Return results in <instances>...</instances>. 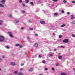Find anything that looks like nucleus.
<instances>
[{
    "mask_svg": "<svg viewBox=\"0 0 75 75\" xmlns=\"http://www.w3.org/2000/svg\"><path fill=\"white\" fill-rule=\"evenodd\" d=\"M40 23L41 24H44L45 23V22L44 21H40Z\"/></svg>",
    "mask_w": 75,
    "mask_h": 75,
    "instance_id": "4",
    "label": "nucleus"
},
{
    "mask_svg": "<svg viewBox=\"0 0 75 75\" xmlns=\"http://www.w3.org/2000/svg\"><path fill=\"white\" fill-rule=\"evenodd\" d=\"M3 60L1 58H0V61H2Z\"/></svg>",
    "mask_w": 75,
    "mask_h": 75,
    "instance_id": "56",
    "label": "nucleus"
},
{
    "mask_svg": "<svg viewBox=\"0 0 75 75\" xmlns=\"http://www.w3.org/2000/svg\"><path fill=\"white\" fill-rule=\"evenodd\" d=\"M4 22V21L2 20H0V25H2V23Z\"/></svg>",
    "mask_w": 75,
    "mask_h": 75,
    "instance_id": "9",
    "label": "nucleus"
},
{
    "mask_svg": "<svg viewBox=\"0 0 75 75\" xmlns=\"http://www.w3.org/2000/svg\"><path fill=\"white\" fill-rule=\"evenodd\" d=\"M58 58H59V59H61L62 58V57L61 56H59L58 57Z\"/></svg>",
    "mask_w": 75,
    "mask_h": 75,
    "instance_id": "19",
    "label": "nucleus"
},
{
    "mask_svg": "<svg viewBox=\"0 0 75 75\" xmlns=\"http://www.w3.org/2000/svg\"><path fill=\"white\" fill-rule=\"evenodd\" d=\"M17 75H24V73H20V72L18 73L17 74Z\"/></svg>",
    "mask_w": 75,
    "mask_h": 75,
    "instance_id": "8",
    "label": "nucleus"
},
{
    "mask_svg": "<svg viewBox=\"0 0 75 75\" xmlns=\"http://www.w3.org/2000/svg\"><path fill=\"white\" fill-rule=\"evenodd\" d=\"M63 42H65V43H67V42H68V40L67 39H65L63 40Z\"/></svg>",
    "mask_w": 75,
    "mask_h": 75,
    "instance_id": "3",
    "label": "nucleus"
},
{
    "mask_svg": "<svg viewBox=\"0 0 75 75\" xmlns=\"http://www.w3.org/2000/svg\"><path fill=\"white\" fill-rule=\"evenodd\" d=\"M33 70V69L32 68L30 69L29 70L30 72H32V71Z\"/></svg>",
    "mask_w": 75,
    "mask_h": 75,
    "instance_id": "18",
    "label": "nucleus"
},
{
    "mask_svg": "<svg viewBox=\"0 0 75 75\" xmlns=\"http://www.w3.org/2000/svg\"><path fill=\"white\" fill-rule=\"evenodd\" d=\"M65 26V24H64L61 25V27H64Z\"/></svg>",
    "mask_w": 75,
    "mask_h": 75,
    "instance_id": "23",
    "label": "nucleus"
},
{
    "mask_svg": "<svg viewBox=\"0 0 75 75\" xmlns=\"http://www.w3.org/2000/svg\"><path fill=\"white\" fill-rule=\"evenodd\" d=\"M19 47L20 48H22V47H23V46H22V45H19Z\"/></svg>",
    "mask_w": 75,
    "mask_h": 75,
    "instance_id": "29",
    "label": "nucleus"
},
{
    "mask_svg": "<svg viewBox=\"0 0 75 75\" xmlns=\"http://www.w3.org/2000/svg\"><path fill=\"white\" fill-rule=\"evenodd\" d=\"M70 13L69 12H68L67 13V14H68V15H69Z\"/></svg>",
    "mask_w": 75,
    "mask_h": 75,
    "instance_id": "52",
    "label": "nucleus"
},
{
    "mask_svg": "<svg viewBox=\"0 0 75 75\" xmlns=\"http://www.w3.org/2000/svg\"><path fill=\"white\" fill-rule=\"evenodd\" d=\"M52 35H54V36H55V33H53L52 34Z\"/></svg>",
    "mask_w": 75,
    "mask_h": 75,
    "instance_id": "53",
    "label": "nucleus"
},
{
    "mask_svg": "<svg viewBox=\"0 0 75 75\" xmlns=\"http://www.w3.org/2000/svg\"><path fill=\"white\" fill-rule=\"evenodd\" d=\"M29 2V1L28 0H25V3H28Z\"/></svg>",
    "mask_w": 75,
    "mask_h": 75,
    "instance_id": "21",
    "label": "nucleus"
},
{
    "mask_svg": "<svg viewBox=\"0 0 75 75\" xmlns=\"http://www.w3.org/2000/svg\"><path fill=\"white\" fill-rule=\"evenodd\" d=\"M53 1H54V2H57L58 1V0H52Z\"/></svg>",
    "mask_w": 75,
    "mask_h": 75,
    "instance_id": "30",
    "label": "nucleus"
},
{
    "mask_svg": "<svg viewBox=\"0 0 75 75\" xmlns=\"http://www.w3.org/2000/svg\"><path fill=\"white\" fill-rule=\"evenodd\" d=\"M53 55H52V54H50V57H52Z\"/></svg>",
    "mask_w": 75,
    "mask_h": 75,
    "instance_id": "38",
    "label": "nucleus"
},
{
    "mask_svg": "<svg viewBox=\"0 0 75 75\" xmlns=\"http://www.w3.org/2000/svg\"><path fill=\"white\" fill-rule=\"evenodd\" d=\"M52 27H54V26H52Z\"/></svg>",
    "mask_w": 75,
    "mask_h": 75,
    "instance_id": "58",
    "label": "nucleus"
},
{
    "mask_svg": "<svg viewBox=\"0 0 75 75\" xmlns=\"http://www.w3.org/2000/svg\"><path fill=\"white\" fill-rule=\"evenodd\" d=\"M49 6L50 7H53V6H54V4H49Z\"/></svg>",
    "mask_w": 75,
    "mask_h": 75,
    "instance_id": "10",
    "label": "nucleus"
},
{
    "mask_svg": "<svg viewBox=\"0 0 75 75\" xmlns=\"http://www.w3.org/2000/svg\"><path fill=\"white\" fill-rule=\"evenodd\" d=\"M14 74H17L18 73V71H15L13 72Z\"/></svg>",
    "mask_w": 75,
    "mask_h": 75,
    "instance_id": "14",
    "label": "nucleus"
},
{
    "mask_svg": "<svg viewBox=\"0 0 75 75\" xmlns=\"http://www.w3.org/2000/svg\"><path fill=\"white\" fill-rule=\"evenodd\" d=\"M30 4L31 5H34V3L33 2H31L30 3Z\"/></svg>",
    "mask_w": 75,
    "mask_h": 75,
    "instance_id": "28",
    "label": "nucleus"
},
{
    "mask_svg": "<svg viewBox=\"0 0 75 75\" xmlns=\"http://www.w3.org/2000/svg\"><path fill=\"white\" fill-rule=\"evenodd\" d=\"M1 12H0V14H1Z\"/></svg>",
    "mask_w": 75,
    "mask_h": 75,
    "instance_id": "62",
    "label": "nucleus"
},
{
    "mask_svg": "<svg viewBox=\"0 0 75 75\" xmlns=\"http://www.w3.org/2000/svg\"><path fill=\"white\" fill-rule=\"evenodd\" d=\"M39 58H41L42 57V56H41V55H39Z\"/></svg>",
    "mask_w": 75,
    "mask_h": 75,
    "instance_id": "46",
    "label": "nucleus"
},
{
    "mask_svg": "<svg viewBox=\"0 0 75 75\" xmlns=\"http://www.w3.org/2000/svg\"><path fill=\"white\" fill-rule=\"evenodd\" d=\"M8 33L9 34V37H11V38H14V36L13 35V33H12L11 32H8Z\"/></svg>",
    "mask_w": 75,
    "mask_h": 75,
    "instance_id": "2",
    "label": "nucleus"
},
{
    "mask_svg": "<svg viewBox=\"0 0 75 75\" xmlns=\"http://www.w3.org/2000/svg\"><path fill=\"white\" fill-rule=\"evenodd\" d=\"M61 12L62 13H64V10H62Z\"/></svg>",
    "mask_w": 75,
    "mask_h": 75,
    "instance_id": "42",
    "label": "nucleus"
},
{
    "mask_svg": "<svg viewBox=\"0 0 75 75\" xmlns=\"http://www.w3.org/2000/svg\"><path fill=\"white\" fill-rule=\"evenodd\" d=\"M27 39H28V40L30 39V38L28 36L27 37Z\"/></svg>",
    "mask_w": 75,
    "mask_h": 75,
    "instance_id": "47",
    "label": "nucleus"
},
{
    "mask_svg": "<svg viewBox=\"0 0 75 75\" xmlns=\"http://www.w3.org/2000/svg\"><path fill=\"white\" fill-rule=\"evenodd\" d=\"M20 71H23V69L22 68H21L20 69Z\"/></svg>",
    "mask_w": 75,
    "mask_h": 75,
    "instance_id": "40",
    "label": "nucleus"
},
{
    "mask_svg": "<svg viewBox=\"0 0 75 75\" xmlns=\"http://www.w3.org/2000/svg\"><path fill=\"white\" fill-rule=\"evenodd\" d=\"M72 3H75V1H72Z\"/></svg>",
    "mask_w": 75,
    "mask_h": 75,
    "instance_id": "43",
    "label": "nucleus"
},
{
    "mask_svg": "<svg viewBox=\"0 0 75 75\" xmlns=\"http://www.w3.org/2000/svg\"><path fill=\"white\" fill-rule=\"evenodd\" d=\"M19 45H19V44H17L15 45V46H18V45L19 46Z\"/></svg>",
    "mask_w": 75,
    "mask_h": 75,
    "instance_id": "41",
    "label": "nucleus"
},
{
    "mask_svg": "<svg viewBox=\"0 0 75 75\" xmlns=\"http://www.w3.org/2000/svg\"><path fill=\"white\" fill-rule=\"evenodd\" d=\"M5 40V38L2 36H0V42H3Z\"/></svg>",
    "mask_w": 75,
    "mask_h": 75,
    "instance_id": "1",
    "label": "nucleus"
},
{
    "mask_svg": "<svg viewBox=\"0 0 75 75\" xmlns=\"http://www.w3.org/2000/svg\"><path fill=\"white\" fill-rule=\"evenodd\" d=\"M0 7H4V6L2 4H0Z\"/></svg>",
    "mask_w": 75,
    "mask_h": 75,
    "instance_id": "17",
    "label": "nucleus"
},
{
    "mask_svg": "<svg viewBox=\"0 0 75 75\" xmlns=\"http://www.w3.org/2000/svg\"><path fill=\"white\" fill-rule=\"evenodd\" d=\"M15 22L16 23H18L19 22V21L18 20H15Z\"/></svg>",
    "mask_w": 75,
    "mask_h": 75,
    "instance_id": "15",
    "label": "nucleus"
},
{
    "mask_svg": "<svg viewBox=\"0 0 75 75\" xmlns=\"http://www.w3.org/2000/svg\"><path fill=\"white\" fill-rule=\"evenodd\" d=\"M6 0H2L1 2L2 4H5V2H6Z\"/></svg>",
    "mask_w": 75,
    "mask_h": 75,
    "instance_id": "6",
    "label": "nucleus"
},
{
    "mask_svg": "<svg viewBox=\"0 0 75 75\" xmlns=\"http://www.w3.org/2000/svg\"><path fill=\"white\" fill-rule=\"evenodd\" d=\"M23 1H22V0H19V3H22Z\"/></svg>",
    "mask_w": 75,
    "mask_h": 75,
    "instance_id": "37",
    "label": "nucleus"
},
{
    "mask_svg": "<svg viewBox=\"0 0 75 75\" xmlns=\"http://www.w3.org/2000/svg\"><path fill=\"white\" fill-rule=\"evenodd\" d=\"M73 24H75V21H74L72 22Z\"/></svg>",
    "mask_w": 75,
    "mask_h": 75,
    "instance_id": "31",
    "label": "nucleus"
},
{
    "mask_svg": "<svg viewBox=\"0 0 75 75\" xmlns=\"http://www.w3.org/2000/svg\"><path fill=\"white\" fill-rule=\"evenodd\" d=\"M10 64L11 65H12L13 66L16 65V64L15 63L13 62H11Z\"/></svg>",
    "mask_w": 75,
    "mask_h": 75,
    "instance_id": "5",
    "label": "nucleus"
},
{
    "mask_svg": "<svg viewBox=\"0 0 75 75\" xmlns=\"http://www.w3.org/2000/svg\"><path fill=\"white\" fill-rule=\"evenodd\" d=\"M63 2H64V3H66V2H67V1H65V0H64V1H63Z\"/></svg>",
    "mask_w": 75,
    "mask_h": 75,
    "instance_id": "51",
    "label": "nucleus"
},
{
    "mask_svg": "<svg viewBox=\"0 0 75 75\" xmlns=\"http://www.w3.org/2000/svg\"><path fill=\"white\" fill-rule=\"evenodd\" d=\"M57 15H58V14L57 13H54V16H57Z\"/></svg>",
    "mask_w": 75,
    "mask_h": 75,
    "instance_id": "26",
    "label": "nucleus"
},
{
    "mask_svg": "<svg viewBox=\"0 0 75 75\" xmlns=\"http://www.w3.org/2000/svg\"><path fill=\"white\" fill-rule=\"evenodd\" d=\"M22 6L23 7H24L25 6V4H23Z\"/></svg>",
    "mask_w": 75,
    "mask_h": 75,
    "instance_id": "44",
    "label": "nucleus"
},
{
    "mask_svg": "<svg viewBox=\"0 0 75 75\" xmlns=\"http://www.w3.org/2000/svg\"><path fill=\"white\" fill-rule=\"evenodd\" d=\"M1 57L2 58H3V59H4V58H5V56L4 55H2Z\"/></svg>",
    "mask_w": 75,
    "mask_h": 75,
    "instance_id": "20",
    "label": "nucleus"
},
{
    "mask_svg": "<svg viewBox=\"0 0 75 75\" xmlns=\"http://www.w3.org/2000/svg\"><path fill=\"white\" fill-rule=\"evenodd\" d=\"M38 2L40 3H43V1H41V0H39Z\"/></svg>",
    "mask_w": 75,
    "mask_h": 75,
    "instance_id": "11",
    "label": "nucleus"
},
{
    "mask_svg": "<svg viewBox=\"0 0 75 75\" xmlns=\"http://www.w3.org/2000/svg\"><path fill=\"white\" fill-rule=\"evenodd\" d=\"M1 70V69H0V71Z\"/></svg>",
    "mask_w": 75,
    "mask_h": 75,
    "instance_id": "61",
    "label": "nucleus"
},
{
    "mask_svg": "<svg viewBox=\"0 0 75 75\" xmlns=\"http://www.w3.org/2000/svg\"><path fill=\"white\" fill-rule=\"evenodd\" d=\"M21 13L22 14H24V13H25V12L24 11L22 10L21 11Z\"/></svg>",
    "mask_w": 75,
    "mask_h": 75,
    "instance_id": "12",
    "label": "nucleus"
},
{
    "mask_svg": "<svg viewBox=\"0 0 75 75\" xmlns=\"http://www.w3.org/2000/svg\"><path fill=\"white\" fill-rule=\"evenodd\" d=\"M5 47L7 49H9V47L8 46H5Z\"/></svg>",
    "mask_w": 75,
    "mask_h": 75,
    "instance_id": "25",
    "label": "nucleus"
},
{
    "mask_svg": "<svg viewBox=\"0 0 75 75\" xmlns=\"http://www.w3.org/2000/svg\"><path fill=\"white\" fill-rule=\"evenodd\" d=\"M39 75H42L41 74H39Z\"/></svg>",
    "mask_w": 75,
    "mask_h": 75,
    "instance_id": "59",
    "label": "nucleus"
},
{
    "mask_svg": "<svg viewBox=\"0 0 75 75\" xmlns=\"http://www.w3.org/2000/svg\"><path fill=\"white\" fill-rule=\"evenodd\" d=\"M72 37H75V35L74 34H72Z\"/></svg>",
    "mask_w": 75,
    "mask_h": 75,
    "instance_id": "36",
    "label": "nucleus"
},
{
    "mask_svg": "<svg viewBox=\"0 0 75 75\" xmlns=\"http://www.w3.org/2000/svg\"><path fill=\"white\" fill-rule=\"evenodd\" d=\"M9 75H11V74H10Z\"/></svg>",
    "mask_w": 75,
    "mask_h": 75,
    "instance_id": "60",
    "label": "nucleus"
},
{
    "mask_svg": "<svg viewBox=\"0 0 75 75\" xmlns=\"http://www.w3.org/2000/svg\"><path fill=\"white\" fill-rule=\"evenodd\" d=\"M45 62H46L45 60H43L42 61V63H43V64H45Z\"/></svg>",
    "mask_w": 75,
    "mask_h": 75,
    "instance_id": "27",
    "label": "nucleus"
},
{
    "mask_svg": "<svg viewBox=\"0 0 75 75\" xmlns=\"http://www.w3.org/2000/svg\"><path fill=\"white\" fill-rule=\"evenodd\" d=\"M45 71H48V68H45Z\"/></svg>",
    "mask_w": 75,
    "mask_h": 75,
    "instance_id": "35",
    "label": "nucleus"
},
{
    "mask_svg": "<svg viewBox=\"0 0 75 75\" xmlns=\"http://www.w3.org/2000/svg\"><path fill=\"white\" fill-rule=\"evenodd\" d=\"M59 37L60 38H62V35H60Z\"/></svg>",
    "mask_w": 75,
    "mask_h": 75,
    "instance_id": "34",
    "label": "nucleus"
},
{
    "mask_svg": "<svg viewBox=\"0 0 75 75\" xmlns=\"http://www.w3.org/2000/svg\"><path fill=\"white\" fill-rule=\"evenodd\" d=\"M21 29L22 30H24V27H22V28H21Z\"/></svg>",
    "mask_w": 75,
    "mask_h": 75,
    "instance_id": "39",
    "label": "nucleus"
},
{
    "mask_svg": "<svg viewBox=\"0 0 75 75\" xmlns=\"http://www.w3.org/2000/svg\"><path fill=\"white\" fill-rule=\"evenodd\" d=\"M57 49H54V51H57Z\"/></svg>",
    "mask_w": 75,
    "mask_h": 75,
    "instance_id": "48",
    "label": "nucleus"
},
{
    "mask_svg": "<svg viewBox=\"0 0 75 75\" xmlns=\"http://www.w3.org/2000/svg\"><path fill=\"white\" fill-rule=\"evenodd\" d=\"M44 13H45V12H44Z\"/></svg>",
    "mask_w": 75,
    "mask_h": 75,
    "instance_id": "63",
    "label": "nucleus"
},
{
    "mask_svg": "<svg viewBox=\"0 0 75 75\" xmlns=\"http://www.w3.org/2000/svg\"><path fill=\"white\" fill-rule=\"evenodd\" d=\"M35 36H38V34H35Z\"/></svg>",
    "mask_w": 75,
    "mask_h": 75,
    "instance_id": "49",
    "label": "nucleus"
},
{
    "mask_svg": "<svg viewBox=\"0 0 75 75\" xmlns=\"http://www.w3.org/2000/svg\"><path fill=\"white\" fill-rule=\"evenodd\" d=\"M54 68H53V67H52V71H54Z\"/></svg>",
    "mask_w": 75,
    "mask_h": 75,
    "instance_id": "50",
    "label": "nucleus"
},
{
    "mask_svg": "<svg viewBox=\"0 0 75 75\" xmlns=\"http://www.w3.org/2000/svg\"><path fill=\"white\" fill-rule=\"evenodd\" d=\"M71 17L70 18V19L71 20H74V19L75 18V17L73 15H71Z\"/></svg>",
    "mask_w": 75,
    "mask_h": 75,
    "instance_id": "7",
    "label": "nucleus"
},
{
    "mask_svg": "<svg viewBox=\"0 0 75 75\" xmlns=\"http://www.w3.org/2000/svg\"><path fill=\"white\" fill-rule=\"evenodd\" d=\"M61 75H66V73H61Z\"/></svg>",
    "mask_w": 75,
    "mask_h": 75,
    "instance_id": "16",
    "label": "nucleus"
},
{
    "mask_svg": "<svg viewBox=\"0 0 75 75\" xmlns=\"http://www.w3.org/2000/svg\"><path fill=\"white\" fill-rule=\"evenodd\" d=\"M34 46L35 47H38V44H37V43H36L35 44Z\"/></svg>",
    "mask_w": 75,
    "mask_h": 75,
    "instance_id": "13",
    "label": "nucleus"
},
{
    "mask_svg": "<svg viewBox=\"0 0 75 75\" xmlns=\"http://www.w3.org/2000/svg\"><path fill=\"white\" fill-rule=\"evenodd\" d=\"M12 16V15H11L9 14L8 15L9 17L11 18V17Z\"/></svg>",
    "mask_w": 75,
    "mask_h": 75,
    "instance_id": "32",
    "label": "nucleus"
},
{
    "mask_svg": "<svg viewBox=\"0 0 75 75\" xmlns=\"http://www.w3.org/2000/svg\"><path fill=\"white\" fill-rule=\"evenodd\" d=\"M35 58H36V57H37V55H35Z\"/></svg>",
    "mask_w": 75,
    "mask_h": 75,
    "instance_id": "57",
    "label": "nucleus"
},
{
    "mask_svg": "<svg viewBox=\"0 0 75 75\" xmlns=\"http://www.w3.org/2000/svg\"><path fill=\"white\" fill-rule=\"evenodd\" d=\"M28 21L29 22H32V21H33V19H30Z\"/></svg>",
    "mask_w": 75,
    "mask_h": 75,
    "instance_id": "22",
    "label": "nucleus"
},
{
    "mask_svg": "<svg viewBox=\"0 0 75 75\" xmlns=\"http://www.w3.org/2000/svg\"><path fill=\"white\" fill-rule=\"evenodd\" d=\"M73 70L74 71H75V68H73Z\"/></svg>",
    "mask_w": 75,
    "mask_h": 75,
    "instance_id": "54",
    "label": "nucleus"
},
{
    "mask_svg": "<svg viewBox=\"0 0 75 75\" xmlns=\"http://www.w3.org/2000/svg\"><path fill=\"white\" fill-rule=\"evenodd\" d=\"M60 47L63 48H65V46H61Z\"/></svg>",
    "mask_w": 75,
    "mask_h": 75,
    "instance_id": "24",
    "label": "nucleus"
},
{
    "mask_svg": "<svg viewBox=\"0 0 75 75\" xmlns=\"http://www.w3.org/2000/svg\"><path fill=\"white\" fill-rule=\"evenodd\" d=\"M29 30H33V28H29Z\"/></svg>",
    "mask_w": 75,
    "mask_h": 75,
    "instance_id": "33",
    "label": "nucleus"
},
{
    "mask_svg": "<svg viewBox=\"0 0 75 75\" xmlns=\"http://www.w3.org/2000/svg\"><path fill=\"white\" fill-rule=\"evenodd\" d=\"M56 65L57 66H58V63H57L56 64Z\"/></svg>",
    "mask_w": 75,
    "mask_h": 75,
    "instance_id": "55",
    "label": "nucleus"
},
{
    "mask_svg": "<svg viewBox=\"0 0 75 75\" xmlns=\"http://www.w3.org/2000/svg\"><path fill=\"white\" fill-rule=\"evenodd\" d=\"M24 65V64H21V66H23V65Z\"/></svg>",
    "mask_w": 75,
    "mask_h": 75,
    "instance_id": "45",
    "label": "nucleus"
}]
</instances>
